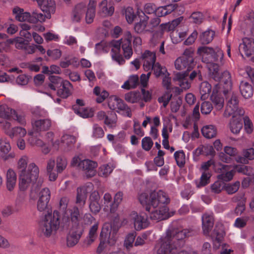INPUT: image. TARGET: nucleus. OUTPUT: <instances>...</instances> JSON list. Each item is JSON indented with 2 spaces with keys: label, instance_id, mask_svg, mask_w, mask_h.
Returning <instances> with one entry per match:
<instances>
[{
  "label": "nucleus",
  "instance_id": "1",
  "mask_svg": "<svg viewBox=\"0 0 254 254\" xmlns=\"http://www.w3.org/2000/svg\"><path fill=\"white\" fill-rule=\"evenodd\" d=\"M197 54L202 57V61L207 64L210 76L219 83L215 85L211 100L217 110H221L224 104V99L221 94H226L232 88V81L230 73L225 71L220 73L219 65L214 62H221L224 54L221 49L217 47L214 49L207 47H201L198 49Z\"/></svg>",
  "mask_w": 254,
  "mask_h": 254
},
{
  "label": "nucleus",
  "instance_id": "2",
  "mask_svg": "<svg viewBox=\"0 0 254 254\" xmlns=\"http://www.w3.org/2000/svg\"><path fill=\"white\" fill-rule=\"evenodd\" d=\"M82 207L74 206L66 210L62 216L58 211H54L53 215H46L40 221L39 230L46 237H50L58 230L64 231L67 230L70 223L77 225L82 218Z\"/></svg>",
  "mask_w": 254,
  "mask_h": 254
},
{
  "label": "nucleus",
  "instance_id": "3",
  "mask_svg": "<svg viewBox=\"0 0 254 254\" xmlns=\"http://www.w3.org/2000/svg\"><path fill=\"white\" fill-rule=\"evenodd\" d=\"M138 199L144 206L148 212L149 218L156 222L167 219L173 216V212H170L166 205L170 199L166 193L162 190L154 191L148 194L141 192L139 194Z\"/></svg>",
  "mask_w": 254,
  "mask_h": 254
},
{
  "label": "nucleus",
  "instance_id": "4",
  "mask_svg": "<svg viewBox=\"0 0 254 254\" xmlns=\"http://www.w3.org/2000/svg\"><path fill=\"white\" fill-rule=\"evenodd\" d=\"M29 157L26 155L21 156L17 161V167L19 172V189L25 191L38 178L39 170L34 163L27 166Z\"/></svg>",
  "mask_w": 254,
  "mask_h": 254
},
{
  "label": "nucleus",
  "instance_id": "5",
  "mask_svg": "<svg viewBox=\"0 0 254 254\" xmlns=\"http://www.w3.org/2000/svg\"><path fill=\"white\" fill-rule=\"evenodd\" d=\"M95 1H89L88 5L83 2L78 3L73 10L72 20L76 22L80 21L85 13V20L87 24H90L94 21L96 14Z\"/></svg>",
  "mask_w": 254,
  "mask_h": 254
},
{
  "label": "nucleus",
  "instance_id": "6",
  "mask_svg": "<svg viewBox=\"0 0 254 254\" xmlns=\"http://www.w3.org/2000/svg\"><path fill=\"white\" fill-rule=\"evenodd\" d=\"M100 242L96 250V254H103L106 248V244L110 246L114 245L117 240V230L112 228L109 223H105L103 225L100 235Z\"/></svg>",
  "mask_w": 254,
  "mask_h": 254
},
{
  "label": "nucleus",
  "instance_id": "7",
  "mask_svg": "<svg viewBox=\"0 0 254 254\" xmlns=\"http://www.w3.org/2000/svg\"><path fill=\"white\" fill-rule=\"evenodd\" d=\"M67 160L63 156L57 157L55 162L54 159H50L47 163L46 171L50 181L54 182L58 178V174L62 173L66 168Z\"/></svg>",
  "mask_w": 254,
  "mask_h": 254
},
{
  "label": "nucleus",
  "instance_id": "8",
  "mask_svg": "<svg viewBox=\"0 0 254 254\" xmlns=\"http://www.w3.org/2000/svg\"><path fill=\"white\" fill-rule=\"evenodd\" d=\"M156 254H196L193 252L179 251L176 246L171 245V240L168 235L163 237L155 246Z\"/></svg>",
  "mask_w": 254,
  "mask_h": 254
},
{
  "label": "nucleus",
  "instance_id": "9",
  "mask_svg": "<svg viewBox=\"0 0 254 254\" xmlns=\"http://www.w3.org/2000/svg\"><path fill=\"white\" fill-rule=\"evenodd\" d=\"M193 54L194 50L192 48L186 49L183 56L175 60L176 69L179 70L187 69V71L191 69L194 65Z\"/></svg>",
  "mask_w": 254,
  "mask_h": 254
},
{
  "label": "nucleus",
  "instance_id": "10",
  "mask_svg": "<svg viewBox=\"0 0 254 254\" xmlns=\"http://www.w3.org/2000/svg\"><path fill=\"white\" fill-rule=\"evenodd\" d=\"M231 96L228 100L226 109L224 113V116L228 118L232 116L236 118L238 116H242L245 114V111L239 106V101L237 95L234 93H230Z\"/></svg>",
  "mask_w": 254,
  "mask_h": 254
},
{
  "label": "nucleus",
  "instance_id": "11",
  "mask_svg": "<svg viewBox=\"0 0 254 254\" xmlns=\"http://www.w3.org/2000/svg\"><path fill=\"white\" fill-rule=\"evenodd\" d=\"M193 234V231L191 229H184L183 230L177 231L176 230H168L166 231V233L163 235L159 239L158 243L160 240L164 236L168 235L171 240V245H175L176 240H182L186 237H190Z\"/></svg>",
  "mask_w": 254,
  "mask_h": 254
},
{
  "label": "nucleus",
  "instance_id": "12",
  "mask_svg": "<svg viewBox=\"0 0 254 254\" xmlns=\"http://www.w3.org/2000/svg\"><path fill=\"white\" fill-rule=\"evenodd\" d=\"M140 59L142 63L143 69L145 71L151 70L152 68L156 64V54L153 52L146 50L142 53Z\"/></svg>",
  "mask_w": 254,
  "mask_h": 254
},
{
  "label": "nucleus",
  "instance_id": "13",
  "mask_svg": "<svg viewBox=\"0 0 254 254\" xmlns=\"http://www.w3.org/2000/svg\"><path fill=\"white\" fill-rule=\"evenodd\" d=\"M225 235V232L223 225L221 222H217L212 236L214 249L217 250L221 246L222 240Z\"/></svg>",
  "mask_w": 254,
  "mask_h": 254
},
{
  "label": "nucleus",
  "instance_id": "14",
  "mask_svg": "<svg viewBox=\"0 0 254 254\" xmlns=\"http://www.w3.org/2000/svg\"><path fill=\"white\" fill-rule=\"evenodd\" d=\"M174 10L176 11L179 14H181L184 12L185 9L183 6H179L176 3H173L156 8L155 12L157 16L161 17L164 16Z\"/></svg>",
  "mask_w": 254,
  "mask_h": 254
},
{
  "label": "nucleus",
  "instance_id": "15",
  "mask_svg": "<svg viewBox=\"0 0 254 254\" xmlns=\"http://www.w3.org/2000/svg\"><path fill=\"white\" fill-rule=\"evenodd\" d=\"M239 50L242 57L243 53L248 57L254 56V39L247 37L243 38L242 43L239 45Z\"/></svg>",
  "mask_w": 254,
  "mask_h": 254
},
{
  "label": "nucleus",
  "instance_id": "16",
  "mask_svg": "<svg viewBox=\"0 0 254 254\" xmlns=\"http://www.w3.org/2000/svg\"><path fill=\"white\" fill-rule=\"evenodd\" d=\"M51 198V191L49 188H44L39 192V199L37 202V208L40 211H44L47 207Z\"/></svg>",
  "mask_w": 254,
  "mask_h": 254
},
{
  "label": "nucleus",
  "instance_id": "17",
  "mask_svg": "<svg viewBox=\"0 0 254 254\" xmlns=\"http://www.w3.org/2000/svg\"><path fill=\"white\" fill-rule=\"evenodd\" d=\"M10 150L11 146L9 141L6 138H0V157H1L4 160H7L8 159L14 158V153H9Z\"/></svg>",
  "mask_w": 254,
  "mask_h": 254
},
{
  "label": "nucleus",
  "instance_id": "18",
  "mask_svg": "<svg viewBox=\"0 0 254 254\" xmlns=\"http://www.w3.org/2000/svg\"><path fill=\"white\" fill-rule=\"evenodd\" d=\"M97 163L89 159H84L82 161L80 169H81L87 177H92L96 174V168Z\"/></svg>",
  "mask_w": 254,
  "mask_h": 254
},
{
  "label": "nucleus",
  "instance_id": "19",
  "mask_svg": "<svg viewBox=\"0 0 254 254\" xmlns=\"http://www.w3.org/2000/svg\"><path fill=\"white\" fill-rule=\"evenodd\" d=\"M31 126L34 131L39 132L49 129L51 126V121L48 119H31Z\"/></svg>",
  "mask_w": 254,
  "mask_h": 254
},
{
  "label": "nucleus",
  "instance_id": "20",
  "mask_svg": "<svg viewBox=\"0 0 254 254\" xmlns=\"http://www.w3.org/2000/svg\"><path fill=\"white\" fill-rule=\"evenodd\" d=\"M129 218L133 222L134 228L136 230L138 231L145 229L148 225L147 218L138 214L135 212H131Z\"/></svg>",
  "mask_w": 254,
  "mask_h": 254
},
{
  "label": "nucleus",
  "instance_id": "21",
  "mask_svg": "<svg viewBox=\"0 0 254 254\" xmlns=\"http://www.w3.org/2000/svg\"><path fill=\"white\" fill-rule=\"evenodd\" d=\"M12 13L15 15V19L19 21H28L35 23V18L29 12H24L23 9L19 7H15L12 10Z\"/></svg>",
  "mask_w": 254,
  "mask_h": 254
},
{
  "label": "nucleus",
  "instance_id": "22",
  "mask_svg": "<svg viewBox=\"0 0 254 254\" xmlns=\"http://www.w3.org/2000/svg\"><path fill=\"white\" fill-rule=\"evenodd\" d=\"M202 226L204 235H207L211 230L214 224V218L211 212L205 213L202 216Z\"/></svg>",
  "mask_w": 254,
  "mask_h": 254
},
{
  "label": "nucleus",
  "instance_id": "23",
  "mask_svg": "<svg viewBox=\"0 0 254 254\" xmlns=\"http://www.w3.org/2000/svg\"><path fill=\"white\" fill-rule=\"evenodd\" d=\"M41 10L47 13V18L50 19L51 14L54 13L56 10L55 1H37Z\"/></svg>",
  "mask_w": 254,
  "mask_h": 254
},
{
  "label": "nucleus",
  "instance_id": "24",
  "mask_svg": "<svg viewBox=\"0 0 254 254\" xmlns=\"http://www.w3.org/2000/svg\"><path fill=\"white\" fill-rule=\"evenodd\" d=\"M81 234V232L77 230H70L66 236V246L69 248L75 246L78 243Z\"/></svg>",
  "mask_w": 254,
  "mask_h": 254
},
{
  "label": "nucleus",
  "instance_id": "25",
  "mask_svg": "<svg viewBox=\"0 0 254 254\" xmlns=\"http://www.w3.org/2000/svg\"><path fill=\"white\" fill-rule=\"evenodd\" d=\"M187 72H177L175 74L173 79L178 82V84L182 89H188L190 87L191 83L187 79Z\"/></svg>",
  "mask_w": 254,
  "mask_h": 254
},
{
  "label": "nucleus",
  "instance_id": "26",
  "mask_svg": "<svg viewBox=\"0 0 254 254\" xmlns=\"http://www.w3.org/2000/svg\"><path fill=\"white\" fill-rule=\"evenodd\" d=\"M100 197L98 191L93 192L90 196L89 208L91 211L94 213H97L101 209L99 203Z\"/></svg>",
  "mask_w": 254,
  "mask_h": 254
},
{
  "label": "nucleus",
  "instance_id": "27",
  "mask_svg": "<svg viewBox=\"0 0 254 254\" xmlns=\"http://www.w3.org/2000/svg\"><path fill=\"white\" fill-rule=\"evenodd\" d=\"M143 18L140 19L139 22L135 24L134 29L135 32L138 34H143L147 32L151 31L149 25L148 24V17L145 16V17H140Z\"/></svg>",
  "mask_w": 254,
  "mask_h": 254
},
{
  "label": "nucleus",
  "instance_id": "28",
  "mask_svg": "<svg viewBox=\"0 0 254 254\" xmlns=\"http://www.w3.org/2000/svg\"><path fill=\"white\" fill-rule=\"evenodd\" d=\"M63 150L64 151H69L72 149L76 142L75 137L72 135L64 134L61 137Z\"/></svg>",
  "mask_w": 254,
  "mask_h": 254
},
{
  "label": "nucleus",
  "instance_id": "29",
  "mask_svg": "<svg viewBox=\"0 0 254 254\" xmlns=\"http://www.w3.org/2000/svg\"><path fill=\"white\" fill-rule=\"evenodd\" d=\"M27 143L32 146L43 147L45 145L44 142L38 137L36 131L30 130L28 131Z\"/></svg>",
  "mask_w": 254,
  "mask_h": 254
},
{
  "label": "nucleus",
  "instance_id": "30",
  "mask_svg": "<svg viewBox=\"0 0 254 254\" xmlns=\"http://www.w3.org/2000/svg\"><path fill=\"white\" fill-rule=\"evenodd\" d=\"M243 156H239L236 158L238 163L244 164L249 163V161L254 159V149L253 148L244 149L242 152Z\"/></svg>",
  "mask_w": 254,
  "mask_h": 254
},
{
  "label": "nucleus",
  "instance_id": "31",
  "mask_svg": "<svg viewBox=\"0 0 254 254\" xmlns=\"http://www.w3.org/2000/svg\"><path fill=\"white\" fill-rule=\"evenodd\" d=\"M62 87L57 91V94L63 98H66L71 94L72 86L67 80H64L61 84Z\"/></svg>",
  "mask_w": 254,
  "mask_h": 254
},
{
  "label": "nucleus",
  "instance_id": "32",
  "mask_svg": "<svg viewBox=\"0 0 254 254\" xmlns=\"http://www.w3.org/2000/svg\"><path fill=\"white\" fill-rule=\"evenodd\" d=\"M112 1H102L99 4L100 11L105 16H111L114 12Z\"/></svg>",
  "mask_w": 254,
  "mask_h": 254
},
{
  "label": "nucleus",
  "instance_id": "33",
  "mask_svg": "<svg viewBox=\"0 0 254 254\" xmlns=\"http://www.w3.org/2000/svg\"><path fill=\"white\" fill-rule=\"evenodd\" d=\"M99 223L95 222L94 225L90 228L89 234L84 240L85 245L88 246L92 244L97 238V231L98 229Z\"/></svg>",
  "mask_w": 254,
  "mask_h": 254
},
{
  "label": "nucleus",
  "instance_id": "34",
  "mask_svg": "<svg viewBox=\"0 0 254 254\" xmlns=\"http://www.w3.org/2000/svg\"><path fill=\"white\" fill-rule=\"evenodd\" d=\"M241 116H238L236 118L232 117L229 123V128L233 134H238L243 127L241 122Z\"/></svg>",
  "mask_w": 254,
  "mask_h": 254
},
{
  "label": "nucleus",
  "instance_id": "35",
  "mask_svg": "<svg viewBox=\"0 0 254 254\" xmlns=\"http://www.w3.org/2000/svg\"><path fill=\"white\" fill-rule=\"evenodd\" d=\"M16 176L14 171L9 169L6 173V188L9 191L13 190L16 183Z\"/></svg>",
  "mask_w": 254,
  "mask_h": 254
},
{
  "label": "nucleus",
  "instance_id": "36",
  "mask_svg": "<svg viewBox=\"0 0 254 254\" xmlns=\"http://www.w3.org/2000/svg\"><path fill=\"white\" fill-rule=\"evenodd\" d=\"M73 110L76 115L82 118H88L93 116V112L91 109L78 106H73Z\"/></svg>",
  "mask_w": 254,
  "mask_h": 254
},
{
  "label": "nucleus",
  "instance_id": "37",
  "mask_svg": "<svg viewBox=\"0 0 254 254\" xmlns=\"http://www.w3.org/2000/svg\"><path fill=\"white\" fill-rule=\"evenodd\" d=\"M15 44V47L17 48L22 49L24 48V40L21 37H17L13 39H8L6 42H2L0 43V44L3 46V47H5V51L7 50L9 44Z\"/></svg>",
  "mask_w": 254,
  "mask_h": 254
},
{
  "label": "nucleus",
  "instance_id": "38",
  "mask_svg": "<svg viewBox=\"0 0 254 254\" xmlns=\"http://www.w3.org/2000/svg\"><path fill=\"white\" fill-rule=\"evenodd\" d=\"M211 91V85L207 81L201 83L199 86V93L201 99L204 100L207 99Z\"/></svg>",
  "mask_w": 254,
  "mask_h": 254
},
{
  "label": "nucleus",
  "instance_id": "39",
  "mask_svg": "<svg viewBox=\"0 0 254 254\" xmlns=\"http://www.w3.org/2000/svg\"><path fill=\"white\" fill-rule=\"evenodd\" d=\"M240 89L242 96L245 98H250L253 94V87L247 82L242 81L240 85Z\"/></svg>",
  "mask_w": 254,
  "mask_h": 254
},
{
  "label": "nucleus",
  "instance_id": "40",
  "mask_svg": "<svg viewBox=\"0 0 254 254\" xmlns=\"http://www.w3.org/2000/svg\"><path fill=\"white\" fill-rule=\"evenodd\" d=\"M87 191L86 189L83 187L77 190V196L76 203L80 207L84 206L87 198Z\"/></svg>",
  "mask_w": 254,
  "mask_h": 254
},
{
  "label": "nucleus",
  "instance_id": "41",
  "mask_svg": "<svg viewBox=\"0 0 254 254\" xmlns=\"http://www.w3.org/2000/svg\"><path fill=\"white\" fill-rule=\"evenodd\" d=\"M115 167V164L113 162L103 164L99 168V175L103 177H107L112 172Z\"/></svg>",
  "mask_w": 254,
  "mask_h": 254
},
{
  "label": "nucleus",
  "instance_id": "42",
  "mask_svg": "<svg viewBox=\"0 0 254 254\" xmlns=\"http://www.w3.org/2000/svg\"><path fill=\"white\" fill-rule=\"evenodd\" d=\"M201 132L205 137L211 138L216 136L217 130L213 125H206L201 128Z\"/></svg>",
  "mask_w": 254,
  "mask_h": 254
},
{
  "label": "nucleus",
  "instance_id": "43",
  "mask_svg": "<svg viewBox=\"0 0 254 254\" xmlns=\"http://www.w3.org/2000/svg\"><path fill=\"white\" fill-rule=\"evenodd\" d=\"M183 20V17H179L172 21L171 22L162 24L160 25L161 30L162 31H170L174 30Z\"/></svg>",
  "mask_w": 254,
  "mask_h": 254
},
{
  "label": "nucleus",
  "instance_id": "44",
  "mask_svg": "<svg viewBox=\"0 0 254 254\" xmlns=\"http://www.w3.org/2000/svg\"><path fill=\"white\" fill-rule=\"evenodd\" d=\"M234 169L237 172L248 176L249 177H254V168L251 166L236 165Z\"/></svg>",
  "mask_w": 254,
  "mask_h": 254
},
{
  "label": "nucleus",
  "instance_id": "45",
  "mask_svg": "<svg viewBox=\"0 0 254 254\" xmlns=\"http://www.w3.org/2000/svg\"><path fill=\"white\" fill-rule=\"evenodd\" d=\"M93 93L97 96L96 101L99 103L103 102L109 96V93L107 91L101 89L98 86L94 87Z\"/></svg>",
  "mask_w": 254,
  "mask_h": 254
},
{
  "label": "nucleus",
  "instance_id": "46",
  "mask_svg": "<svg viewBox=\"0 0 254 254\" xmlns=\"http://www.w3.org/2000/svg\"><path fill=\"white\" fill-rule=\"evenodd\" d=\"M93 93L97 96L96 101L99 103L103 102L109 96V93L107 91L101 89L98 86L94 87Z\"/></svg>",
  "mask_w": 254,
  "mask_h": 254
},
{
  "label": "nucleus",
  "instance_id": "47",
  "mask_svg": "<svg viewBox=\"0 0 254 254\" xmlns=\"http://www.w3.org/2000/svg\"><path fill=\"white\" fill-rule=\"evenodd\" d=\"M171 33L170 37L172 42L175 44H177L182 41L186 37L187 34L185 31L179 32L178 31L172 30Z\"/></svg>",
  "mask_w": 254,
  "mask_h": 254
},
{
  "label": "nucleus",
  "instance_id": "48",
  "mask_svg": "<svg viewBox=\"0 0 254 254\" xmlns=\"http://www.w3.org/2000/svg\"><path fill=\"white\" fill-rule=\"evenodd\" d=\"M214 35V31L207 29L200 35V39L202 44H207L212 41Z\"/></svg>",
  "mask_w": 254,
  "mask_h": 254
},
{
  "label": "nucleus",
  "instance_id": "49",
  "mask_svg": "<svg viewBox=\"0 0 254 254\" xmlns=\"http://www.w3.org/2000/svg\"><path fill=\"white\" fill-rule=\"evenodd\" d=\"M49 79L50 83L48 84V87L54 91H55L59 85L63 84L64 81L60 76L55 75L50 76Z\"/></svg>",
  "mask_w": 254,
  "mask_h": 254
},
{
  "label": "nucleus",
  "instance_id": "50",
  "mask_svg": "<svg viewBox=\"0 0 254 254\" xmlns=\"http://www.w3.org/2000/svg\"><path fill=\"white\" fill-rule=\"evenodd\" d=\"M27 130L25 128L20 127H12V131H8L7 135L11 138L15 136L22 138L25 136Z\"/></svg>",
  "mask_w": 254,
  "mask_h": 254
},
{
  "label": "nucleus",
  "instance_id": "51",
  "mask_svg": "<svg viewBox=\"0 0 254 254\" xmlns=\"http://www.w3.org/2000/svg\"><path fill=\"white\" fill-rule=\"evenodd\" d=\"M151 70L153 71L154 74L156 77H163L169 73L166 67L161 65L159 63H156Z\"/></svg>",
  "mask_w": 254,
  "mask_h": 254
},
{
  "label": "nucleus",
  "instance_id": "52",
  "mask_svg": "<svg viewBox=\"0 0 254 254\" xmlns=\"http://www.w3.org/2000/svg\"><path fill=\"white\" fill-rule=\"evenodd\" d=\"M138 83V76L137 75H132L130 76L128 79L122 85V88L127 89L134 88L136 86Z\"/></svg>",
  "mask_w": 254,
  "mask_h": 254
},
{
  "label": "nucleus",
  "instance_id": "53",
  "mask_svg": "<svg viewBox=\"0 0 254 254\" xmlns=\"http://www.w3.org/2000/svg\"><path fill=\"white\" fill-rule=\"evenodd\" d=\"M104 124L110 128H115L117 126V117L116 114L112 112L109 116L106 117Z\"/></svg>",
  "mask_w": 254,
  "mask_h": 254
},
{
  "label": "nucleus",
  "instance_id": "54",
  "mask_svg": "<svg viewBox=\"0 0 254 254\" xmlns=\"http://www.w3.org/2000/svg\"><path fill=\"white\" fill-rule=\"evenodd\" d=\"M123 198V193L122 192L119 191L116 193L114 196V202L112 203L110 208L111 213H114L117 211L119 204L122 201Z\"/></svg>",
  "mask_w": 254,
  "mask_h": 254
},
{
  "label": "nucleus",
  "instance_id": "55",
  "mask_svg": "<svg viewBox=\"0 0 254 254\" xmlns=\"http://www.w3.org/2000/svg\"><path fill=\"white\" fill-rule=\"evenodd\" d=\"M124 103L123 101L118 98L116 96H112L110 97L108 102V106L111 110L118 111L121 106V104Z\"/></svg>",
  "mask_w": 254,
  "mask_h": 254
},
{
  "label": "nucleus",
  "instance_id": "56",
  "mask_svg": "<svg viewBox=\"0 0 254 254\" xmlns=\"http://www.w3.org/2000/svg\"><path fill=\"white\" fill-rule=\"evenodd\" d=\"M104 135V131L101 127L96 124L93 125L91 133L92 138L94 139L102 138Z\"/></svg>",
  "mask_w": 254,
  "mask_h": 254
},
{
  "label": "nucleus",
  "instance_id": "57",
  "mask_svg": "<svg viewBox=\"0 0 254 254\" xmlns=\"http://www.w3.org/2000/svg\"><path fill=\"white\" fill-rule=\"evenodd\" d=\"M15 113V111L9 108L6 105H0V118L8 119Z\"/></svg>",
  "mask_w": 254,
  "mask_h": 254
},
{
  "label": "nucleus",
  "instance_id": "58",
  "mask_svg": "<svg viewBox=\"0 0 254 254\" xmlns=\"http://www.w3.org/2000/svg\"><path fill=\"white\" fill-rule=\"evenodd\" d=\"M156 6L151 3H146L144 7V10L142 11L140 9H138L137 11V15L139 17H145V13L147 14H150L155 11Z\"/></svg>",
  "mask_w": 254,
  "mask_h": 254
},
{
  "label": "nucleus",
  "instance_id": "59",
  "mask_svg": "<svg viewBox=\"0 0 254 254\" xmlns=\"http://www.w3.org/2000/svg\"><path fill=\"white\" fill-rule=\"evenodd\" d=\"M125 99L131 103H137L141 99V95L139 92H130L125 95Z\"/></svg>",
  "mask_w": 254,
  "mask_h": 254
},
{
  "label": "nucleus",
  "instance_id": "60",
  "mask_svg": "<svg viewBox=\"0 0 254 254\" xmlns=\"http://www.w3.org/2000/svg\"><path fill=\"white\" fill-rule=\"evenodd\" d=\"M174 157L177 165L180 167H183L186 162V156L184 151L180 150L175 152Z\"/></svg>",
  "mask_w": 254,
  "mask_h": 254
},
{
  "label": "nucleus",
  "instance_id": "61",
  "mask_svg": "<svg viewBox=\"0 0 254 254\" xmlns=\"http://www.w3.org/2000/svg\"><path fill=\"white\" fill-rule=\"evenodd\" d=\"M210 177V174L208 172L204 171L202 172L200 181L196 183L197 187L200 188L207 185L209 182Z\"/></svg>",
  "mask_w": 254,
  "mask_h": 254
},
{
  "label": "nucleus",
  "instance_id": "62",
  "mask_svg": "<svg viewBox=\"0 0 254 254\" xmlns=\"http://www.w3.org/2000/svg\"><path fill=\"white\" fill-rule=\"evenodd\" d=\"M111 56L113 61L116 62L119 65H123L125 63V60L122 55L121 54L120 52H115L111 50Z\"/></svg>",
  "mask_w": 254,
  "mask_h": 254
},
{
  "label": "nucleus",
  "instance_id": "63",
  "mask_svg": "<svg viewBox=\"0 0 254 254\" xmlns=\"http://www.w3.org/2000/svg\"><path fill=\"white\" fill-rule=\"evenodd\" d=\"M122 48L125 58L127 60L129 59L133 54L131 45L122 44Z\"/></svg>",
  "mask_w": 254,
  "mask_h": 254
},
{
  "label": "nucleus",
  "instance_id": "64",
  "mask_svg": "<svg viewBox=\"0 0 254 254\" xmlns=\"http://www.w3.org/2000/svg\"><path fill=\"white\" fill-rule=\"evenodd\" d=\"M240 184L239 181H237L233 184H228L225 187V190L228 194H233L239 190Z\"/></svg>",
  "mask_w": 254,
  "mask_h": 254
}]
</instances>
